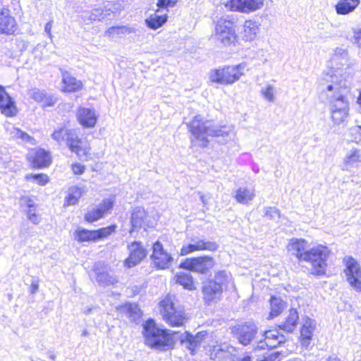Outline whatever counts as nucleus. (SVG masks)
Wrapping results in <instances>:
<instances>
[{"label": "nucleus", "mask_w": 361, "mask_h": 361, "mask_svg": "<svg viewBox=\"0 0 361 361\" xmlns=\"http://www.w3.org/2000/svg\"><path fill=\"white\" fill-rule=\"evenodd\" d=\"M337 80L336 70L323 73L319 80L318 89L320 99L329 104L331 121L334 126H339L344 124L349 117L350 104Z\"/></svg>", "instance_id": "1"}, {"label": "nucleus", "mask_w": 361, "mask_h": 361, "mask_svg": "<svg viewBox=\"0 0 361 361\" xmlns=\"http://www.w3.org/2000/svg\"><path fill=\"white\" fill-rule=\"evenodd\" d=\"M288 251L300 262H305L312 266V274L322 275L326 267L329 249L326 246L317 245L310 247L308 242L302 238H291L287 245Z\"/></svg>", "instance_id": "2"}, {"label": "nucleus", "mask_w": 361, "mask_h": 361, "mask_svg": "<svg viewBox=\"0 0 361 361\" xmlns=\"http://www.w3.org/2000/svg\"><path fill=\"white\" fill-rule=\"evenodd\" d=\"M187 126L192 135L191 142L200 147L207 146L208 136L225 137L229 133L226 127L212 126L209 121H203L200 115L195 116L191 122L187 123Z\"/></svg>", "instance_id": "3"}, {"label": "nucleus", "mask_w": 361, "mask_h": 361, "mask_svg": "<svg viewBox=\"0 0 361 361\" xmlns=\"http://www.w3.org/2000/svg\"><path fill=\"white\" fill-rule=\"evenodd\" d=\"M142 327L144 342L146 345L161 351L173 348V340L169 331L158 328L153 319L146 321Z\"/></svg>", "instance_id": "4"}, {"label": "nucleus", "mask_w": 361, "mask_h": 361, "mask_svg": "<svg viewBox=\"0 0 361 361\" xmlns=\"http://www.w3.org/2000/svg\"><path fill=\"white\" fill-rule=\"evenodd\" d=\"M163 320L171 326H182L188 320L184 308L178 305L174 296L168 295L159 303Z\"/></svg>", "instance_id": "5"}, {"label": "nucleus", "mask_w": 361, "mask_h": 361, "mask_svg": "<svg viewBox=\"0 0 361 361\" xmlns=\"http://www.w3.org/2000/svg\"><path fill=\"white\" fill-rule=\"evenodd\" d=\"M215 23V37L224 45H231L236 39L235 26L237 18L233 15H224L216 17Z\"/></svg>", "instance_id": "6"}, {"label": "nucleus", "mask_w": 361, "mask_h": 361, "mask_svg": "<svg viewBox=\"0 0 361 361\" xmlns=\"http://www.w3.org/2000/svg\"><path fill=\"white\" fill-rule=\"evenodd\" d=\"M51 137L59 144L65 142L68 149L78 155L85 151L82 147V142L75 129L61 127L56 129Z\"/></svg>", "instance_id": "7"}, {"label": "nucleus", "mask_w": 361, "mask_h": 361, "mask_svg": "<svg viewBox=\"0 0 361 361\" xmlns=\"http://www.w3.org/2000/svg\"><path fill=\"white\" fill-rule=\"evenodd\" d=\"M118 4L108 2L104 8H95L91 11L82 13L80 18L85 24H90L94 20H110L118 10Z\"/></svg>", "instance_id": "8"}, {"label": "nucleus", "mask_w": 361, "mask_h": 361, "mask_svg": "<svg viewBox=\"0 0 361 361\" xmlns=\"http://www.w3.org/2000/svg\"><path fill=\"white\" fill-rule=\"evenodd\" d=\"M215 265L213 257L209 256H202L186 259L180 264L183 268L200 274H206Z\"/></svg>", "instance_id": "9"}, {"label": "nucleus", "mask_w": 361, "mask_h": 361, "mask_svg": "<svg viewBox=\"0 0 361 361\" xmlns=\"http://www.w3.org/2000/svg\"><path fill=\"white\" fill-rule=\"evenodd\" d=\"M345 266L344 272L350 285L356 290H361V267L352 257L343 259Z\"/></svg>", "instance_id": "10"}, {"label": "nucleus", "mask_w": 361, "mask_h": 361, "mask_svg": "<svg viewBox=\"0 0 361 361\" xmlns=\"http://www.w3.org/2000/svg\"><path fill=\"white\" fill-rule=\"evenodd\" d=\"M219 246L214 241L206 240L199 236L194 235L190 238V243L183 245L180 255H186L195 251H216Z\"/></svg>", "instance_id": "11"}, {"label": "nucleus", "mask_w": 361, "mask_h": 361, "mask_svg": "<svg viewBox=\"0 0 361 361\" xmlns=\"http://www.w3.org/2000/svg\"><path fill=\"white\" fill-rule=\"evenodd\" d=\"M232 332L240 344L247 345L256 337L257 327L252 322H245L233 326Z\"/></svg>", "instance_id": "12"}, {"label": "nucleus", "mask_w": 361, "mask_h": 361, "mask_svg": "<svg viewBox=\"0 0 361 361\" xmlns=\"http://www.w3.org/2000/svg\"><path fill=\"white\" fill-rule=\"evenodd\" d=\"M115 230L114 226L102 228L99 230L89 231L85 228H78L75 231V238L80 243L96 241L107 237Z\"/></svg>", "instance_id": "13"}, {"label": "nucleus", "mask_w": 361, "mask_h": 361, "mask_svg": "<svg viewBox=\"0 0 361 361\" xmlns=\"http://www.w3.org/2000/svg\"><path fill=\"white\" fill-rule=\"evenodd\" d=\"M151 259L154 267L157 269H168L173 262V257L163 247L159 241H157L153 245V252Z\"/></svg>", "instance_id": "14"}, {"label": "nucleus", "mask_w": 361, "mask_h": 361, "mask_svg": "<svg viewBox=\"0 0 361 361\" xmlns=\"http://www.w3.org/2000/svg\"><path fill=\"white\" fill-rule=\"evenodd\" d=\"M263 6V0H230L225 4V6L231 11L245 13L260 9Z\"/></svg>", "instance_id": "15"}, {"label": "nucleus", "mask_w": 361, "mask_h": 361, "mask_svg": "<svg viewBox=\"0 0 361 361\" xmlns=\"http://www.w3.org/2000/svg\"><path fill=\"white\" fill-rule=\"evenodd\" d=\"M92 271L95 274L96 281L100 286H107L118 282L116 277L109 274L108 266L102 262L94 263Z\"/></svg>", "instance_id": "16"}, {"label": "nucleus", "mask_w": 361, "mask_h": 361, "mask_svg": "<svg viewBox=\"0 0 361 361\" xmlns=\"http://www.w3.org/2000/svg\"><path fill=\"white\" fill-rule=\"evenodd\" d=\"M128 250L130 255L125 261V265L128 268L136 266L147 256V251L140 242L130 243Z\"/></svg>", "instance_id": "17"}, {"label": "nucleus", "mask_w": 361, "mask_h": 361, "mask_svg": "<svg viewBox=\"0 0 361 361\" xmlns=\"http://www.w3.org/2000/svg\"><path fill=\"white\" fill-rule=\"evenodd\" d=\"M222 290L216 281L209 280L202 286L203 298L208 304L216 302L220 299Z\"/></svg>", "instance_id": "18"}, {"label": "nucleus", "mask_w": 361, "mask_h": 361, "mask_svg": "<svg viewBox=\"0 0 361 361\" xmlns=\"http://www.w3.org/2000/svg\"><path fill=\"white\" fill-rule=\"evenodd\" d=\"M207 335L206 331L198 332L195 336L188 332H185L180 335V341L184 347L188 349L192 354H194L196 348L200 346Z\"/></svg>", "instance_id": "19"}, {"label": "nucleus", "mask_w": 361, "mask_h": 361, "mask_svg": "<svg viewBox=\"0 0 361 361\" xmlns=\"http://www.w3.org/2000/svg\"><path fill=\"white\" fill-rule=\"evenodd\" d=\"M316 327L317 322L315 320L309 317L302 318L300 329V343L303 347L308 348L310 345Z\"/></svg>", "instance_id": "20"}, {"label": "nucleus", "mask_w": 361, "mask_h": 361, "mask_svg": "<svg viewBox=\"0 0 361 361\" xmlns=\"http://www.w3.org/2000/svg\"><path fill=\"white\" fill-rule=\"evenodd\" d=\"M264 341L260 340L255 349L274 348L284 343L285 338L283 335H280L276 330H269L264 334Z\"/></svg>", "instance_id": "21"}, {"label": "nucleus", "mask_w": 361, "mask_h": 361, "mask_svg": "<svg viewBox=\"0 0 361 361\" xmlns=\"http://www.w3.org/2000/svg\"><path fill=\"white\" fill-rule=\"evenodd\" d=\"M16 29L15 19L10 16L8 8L0 2V32L6 34H12Z\"/></svg>", "instance_id": "22"}, {"label": "nucleus", "mask_w": 361, "mask_h": 361, "mask_svg": "<svg viewBox=\"0 0 361 361\" xmlns=\"http://www.w3.org/2000/svg\"><path fill=\"white\" fill-rule=\"evenodd\" d=\"M79 123L84 128H92L95 126L97 116L94 109L80 107L77 112Z\"/></svg>", "instance_id": "23"}, {"label": "nucleus", "mask_w": 361, "mask_h": 361, "mask_svg": "<svg viewBox=\"0 0 361 361\" xmlns=\"http://www.w3.org/2000/svg\"><path fill=\"white\" fill-rule=\"evenodd\" d=\"M114 205V200L112 199H105L97 207L92 208L85 216V219L88 222H93L102 218L104 214L110 210Z\"/></svg>", "instance_id": "24"}, {"label": "nucleus", "mask_w": 361, "mask_h": 361, "mask_svg": "<svg viewBox=\"0 0 361 361\" xmlns=\"http://www.w3.org/2000/svg\"><path fill=\"white\" fill-rule=\"evenodd\" d=\"M0 109L6 116H13L17 113L14 102L1 85H0Z\"/></svg>", "instance_id": "25"}, {"label": "nucleus", "mask_w": 361, "mask_h": 361, "mask_svg": "<svg viewBox=\"0 0 361 361\" xmlns=\"http://www.w3.org/2000/svg\"><path fill=\"white\" fill-rule=\"evenodd\" d=\"M29 96L37 103L41 104L43 108L52 106L56 102V98L53 95L47 94L44 90H40L36 87L29 90Z\"/></svg>", "instance_id": "26"}, {"label": "nucleus", "mask_w": 361, "mask_h": 361, "mask_svg": "<svg viewBox=\"0 0 361 361\" xmlns=\"http://www.w3.org/2000/svg\"><path fill=\"white\" fill-rule=\"evenodd\" d=\"M62 74V90L63 92H77L82 87V83L80 80L71 75V74L60 69Z\"/></svg>", "instance_id": "27"}, {"label": "nucleus", "mask_w": 361, "mask_h": 361, "mask_svg": "<svg viewBox=\"0 0 361 361\" xmlns=\"http://www.w3.org/2000/svg\"><path fill=\"white\" fill-rule=\"evenodd\" d=\"M224 73L223 85H231L240 79L243 75V66L242 64L235 66H228L222 68Z\"/></svg>", "instance_id": "28"}, {"label": "nucleus", "mask_w": 361, "mask_h": 361, "mask_svg": "<svg viewBox=\"0 0 361 361\" xmlns=\"http://www.w3.org/2000/svg\"><path fill=\"white\" fill-rule=\"evenodd\" d=\"M30 159L35 168L47 167L51 163L49 154L42 149L35 151L33 154H30Z\"/></svg>", "instance_id": "29"}, {"label": "nucleus", "mask_w": 361, "mask_h": 361, "mask_svg": "<svg viewBox=\"0 0 361 361\" xmlns=\"http://www.w3.org/2000/svg\"><path fill=\"white\" fill-rule=\"evenodd\" d=\"M146 218L147 213L142 207H135L131 212L130 223L132 228L130 231V233L133 231L140 228L143 226Z\"/></svg>", "instance_id": "30"}, {"label": "nucleus", "mask_w": 361, "mask_h": 361, "mask_svg": "<svg viewBox=\"0 0 361 361\" xmlns=\"http://www.w3.org/2000/svg\"><path fill=\"white\" fill-rule=\"evenodd\" d=\"M360 4V0H339L335 5L338 15H348L353 12Z\"/></svg>", "instance_id": "31"}, {"label": "nucleus", "mask_w": 361, "mask_h": 361, "mask_svg": "<svg viewBox=\"0 0 361 361\" xmlns=\"http://www.w3.org/2000/svg\"><path fill=\"white\" fill-rule=\"evenodd\" d=\"M259 30V24L255 20H246L243 25V30L241 32L242 37L246 42L254 40Z\"/></svg>", "instance_id": "32"}, {"label": "nucleus", "mask_w": 361, "mask_h": 361, "mask_svg": "<svg viewBox=\"0 0 361 361\" xmlns=\"http://www.w3.org/2000/svg\"><path fill=\"white\" fill-rule=\"evenodd\" d=\"M347 168H357L361 164V149L352 148L348 151L343 159Z\"/></svg>", "instance_id": "33"}, {"label": "nucleus", "mask_w": 361, "mask_h": 361, "mask_svg": "<svg viewBox=\"0 0 361 361\" xmlns=\"http://www.w3.org/2000/svg\"><path fill=\"white\" fill-rule=\"evenodd\" d=\"M298 319L299 315L297 310L295 309H291L286 321L279 325V327L283 331L291 333L295 329L298 323Z\"/></svg>", "instance_id": "34"}, {"label": "nucleus", "mask_w": 361, "mask_h": 361, "mask_svg": "<svg viewBox=\"0 0 361 361\" xmlns=\"http://www.w3.org/2000/svg\"><path fill=\"white\" fill-rule=\"evenodd\" d=\"M255 197V190L253 188L245 187L239 188L235 193V200L243 204H247L251 202Z\"/></svg>", "instance_id": "35"}, {"label": "nucleus", "mask_w": 361, "mask_h": 361, "mask_svg": "<svg viewBox=\"0 0 361 361\" xmlns=\"http://www.w3.org/2000/svg\"><path fill=\"white\" fill-rule=\"evenodd\" d=\"M159 10L151 15L147 19H146V24L149 27L153 30L158 29L162 26L167 20V14H159Z\"/></svg>", "instance_id": "36"}, {"label": "nucleus", "mask_w": 361, "mask_h": 361, "mask_svg": "<svg viewBox=\"0 0 361 361\" xmlns=\"http://www.w3.org/2000/svg\"><path fill=\"white\" fill-rule=\"evenodd\" d=\"M286 307V302H285L280 298L271 297L270 299V314L269 317L274 318L279 316L283 310Z\"/></svg>", "instance_id": "37"}, {"label": "nucleus", "mask_w": 361, "mask_h": 361, "mask_svg": "<svg viewBox=\"0 0 361 361\" xmlns=\"http://www.w3.org/2000/svg\"><path fill=\"white\" fill-rule=\"evenodd\" d=\"M84 193L85 190L83 188H79L77 186H73L70 188L68 196L66 199V204H75Z\"/></svg>", "instance_id": "38"}, {"label": "nucleus", "mask_w": 361, "mask_h": 361, "mask_svg": "<svg viewBox=\"0 0 361 361\" xmlns=\"http://www.w3.org/2000/svg\"><path fill=\"white\" fill-rule=\"evenodd\" d=\"M176 282L183 286L184 288L192 290L195 289L193 279L189 273H180L176 276Z\"/></svg>", "instance_id": "39"}, {"label": "nucleus", "mask_w": 361, "mask_h": 361, "mask_svg": "<svg viewBox=\"0 0 361 361\" xmlns=\"http://www.w3.org/2000/svg\"><path fill=\"white\" fill-rule=\"evenodd\" d=\"M10 135L12 138L18 140H20L23 142L33 143L35 140L32 137L27 134L25 132L22 131L20 129L16 127H12L10 130Z\"/></svg>", "instance_id": "40"}, {"label": "nucleus", "mask_w": 361, "mask_h": 361, "mask_svg": "<svg viewBox=\"0 0 361 361\" xmlns=\"http://www.w3.org/2000/svg\"><path fill=\"white\" fill-rule=\"evenodd\" d=\"M132 32L130 27L126 26H117L111 27L106 32V35L111 37H122L126 34H129Z\"/></svg>", "instance_id": "41"}, {"label": "nucleus", "mask_w": 361, "mask_h": 361, "mask_svg": "<svg viewBox=\"0 0 361 361\" xmlns=\"http://www.w3.org/2000/svg\"><path fill=\"white\" fill-rule=\"evenodd\" d=\"M209 78L210 82L223 85L224 73L222 69H212L209 72Z\"/></svg>", "instance_id": "42"}, {"label": "nucleus", "mask_w": 361, "mask_h": 361, "mask_svg": "<svg viewBox=\"0 0 361 361\" xmlns=\"http://www.w3.org/2000/svg\"><path fill=\"white\" fill-rule=\"evenodd\" d=\"M26 180L32 179L40 185H44L49 182V177L46 174H27L25 176Z\"/></svg>", "instance_id": "43"}, {"label": "nucleus", "mask_w": 361, "mask_h": 361, "mask_svg": "<svg viewBox=\"0 0 361 361\" xmlns=\"http://www.w3.org/2000/svg\"><path fill=\"white\" fill-rule=\"evenodd\" d=\"M127 314L131 321L135 322L140 318V310L135 304L126 305Z\"/></svg>", "instance_id": "44"}, {"label": "nucleus", "mask_w": 361, "mask_h": 361, "mask_svg": "<svg viewBox=\"0 0 361 361\" xmlns=\"http://www.w3.org/2000/svg\"><path fill=\"white\" fill-rule=\"evenodd\" d=\"M264 216L269 219H279L281 216V213L279 209L274 207H269L264 208Z\"/></svg>", "instance_id": "45"}, {"label": "nucleus", "mask_w": 361, "mask_h": 361, "mask_svg": "<svg viewBox=\"0 0 361 361\" xmlns=\"http://www.w3.org/2000/svg\"><path fill=\"white\" fill-rule=\"evenodd\" d=\"M228 279V274L226 271H219L215 274L214 279L213 281H216L217 283L221 285V288H223V286L226 283Z\"/></svg>", "instance_id": "46"}, {"label": "nucleus", "mask_w": 361, "mask_h": 361, "mask_svg": "<svg viewBox=\"0 0 361 361\" xmlns=\"http://www.w3.org/2000/svg\"><path fill=\"white\" fill-rule=\"evenodd\" d=\"M20 205L23 207H27L28 209H33L35 203L33 199L28 195H23L19 200Z\"/></svg>", "instance_id": "47"}, {"label": "nucleus", "mask_w": 361, "mask_h": 361, "mask_svg": "<svg viewBox=\"0 0 361 361\" xmlns=\"http://www.w3.org/2000/svg\"><path fill=\"white\" fill-rule=\"evenodd\" d=\"M264 97L270 102H273L274 100V88L271 85H268L261 91Z\"/></svg>", "instance_id": "48"}, {"label": "nucleus", "mask_w": 361, "mask_h": 361, "mask_svg": "<svg viewBox=\"0 0 361 361\" xmlns=\"http://www.w3.org/2000/svg\"><path fill=\"white\" fill-rule=\"evenodd\" d=\"M27 219L34 224L37 225L40 223L41 218L35 212V209H30L27 212Z\"/></svg>", "instance_id": "49"}, {"label": "nucleus", "mask_w": 361, "mask_h": 361, "mask_svg": "<svg viewBox=\"0 0 361 361\" xmlns=\"http://www.w3.org/2000/svg\"><path fill=\"white\" fill-rule=\"evenodd\" d=\"M350 133L355 142L361 140V126H355L350 128Z\"/></svg>", "instance_id": "50"}, {"label": "nucleus", "mask_w": 361, "mask_h": 361, "mask_svg": "<svg viewBox=\"0 0 361 361\" xmlns=\"http://www.w3.org/2000/svg\"><path fill=\"white\" fill-rule=\"evenodd\" d=\"M178 2V0H158L157 4L159 8H167L173 7Z\"/></svg>", "instance_id": "51"}, {"label": "nucleus", "mask_w": 361, "mask_h": 361, "mask_svg": "<svg viewBox=\"0 0 361 361\" xmlns=\"http://www.w3.org/2000/svg\"><path fill=\"white\" fill-rule=\"evenodd\" d=\"M85 166L81 164L76 163L72 164V170L74 174L80 175L82 174L85 171Z\"/></svg>", "instance_id": "52"}, {"label": "nucleus", "mask_w": 361, "mask_h": 361, "mask_svg": "<svg viewBox=\"0 0 361 361\" xmlns=\"http://www.w3.org/2000/svg\"><path fill=\"white\" fill-rule=\"evenodd\" d=\"M347 55L346 50L343 49L342 47H336L335 49V56L334 57V60H337L340 56H342L343 59H344V56Z\"/></svg>", "instance_id": "53"}, {"label": "nucleus", "mask_w": 361, "mask_h": 361, "mask_svg": "<svg viewBox=\"0 0 361 361\" xmlns=\"http://www.w3.org/2000/svg\"><path fill=\"white\" fill-rule=\"evenodd\" d=\"M353 39H354V41H353L354 43L358 44H361V28L354 30Z\"/></svg>", "instance_id": "54"}, {"label": "nucleus", "mask_w": 361, "mask_h": 361, "mask_svg": "<svg viewBox=\"0 0 361 361\" xmlns=\"http://www.w3.org/2000/svg\"><path fill=\"white\" fill-rule=\"evenodd\" d=\"M39 290V282L38 281H32L30 286V293L32 294L36 293Z\"/></svg>", "instance_id": "55"}, {"label": "nucleus", "mask_w": 361, "mask_h": 361, "mask_svg": "<svg viewBox=\"0 0 361 361\" xmlns=\"http://www.w3.org/2000/svg\"><path fill=\"white\" fill-rule=\"evenodd\" d=\"M52 28V22L49 21L48 22L44 27V31L48 35H51V30Z\"/></svg>", "instance_id": "56"}, {"label": "nucleus", "mask_w": 361, "mask_h": 361, "mask_svg": "<svg viewBox=\"0 0 361 361\" xmlns=\"http://www.w3.org/2000/svg\"><path fill=\"white\" fill-rule=\"evenodd\" d=\"M200 200H201V202H202V204H203V205H204V207H207V204H208V201H207V200L205 198L204 195H202V194L200 195Z\"/></svg>", "instance_id": "57"}, {"label": "nucleus", "mask_w": 361, "mask_h": 361, "mask_svg": "<svg viewBox=\"0 0 361 361\" xmlns=\"http://www.w3.org/2000/svg\"><path fill=\"white\" fill-rule=\"evenodd\" d=\"M326 361H341V360L338 357H329Z\"/></svg>", "instance_id": "58"}, {"label": "nucleus", "mask_w": 361, "mask_h": 361, "mask_svg": "<svg viewBox=\"0 0 361 361\" xmlns=\"http://www.w3.org/2000/svg\"><path fill=\"white\" fill-rule=\"evenodd\" d=\"M242 361H251V357L249 355L245 356Z\"/></svg>", "instance_id": "59"}, {"label": "nucleus", "mask_w": 361, "mask_h": 361, "mask_svg": "<svg viewBox=\"0 0 361 361\" xmlns=\"http://www.w3.org/2000/svg\"><path fill=\"white\" fill-rule=\"evenodd\" d=\"M87 335H88V331H87L86 329H85V330L82 331V336H87Z\"/></svg>", "instance_id": "60"}, {"label": "nucleus", "mask_w": 361, "mask_h": 361, "mask_svg": "<svg viewBox=\"0 0 361 361\" xmlns=\"http://www.w3.org/2000/svg\"><path fill=\"white\" fill-rule=\"evenodd\" d=\"M91 312V309L89 308L88 310H87V311L85 312L86 314H88Z\"/></svg>", "instance_id": "61"}]
</instances>
